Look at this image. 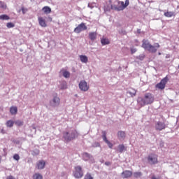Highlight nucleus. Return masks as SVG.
<instances>
[{
    "mask_svg": "<svg viewBox=\"0 0 179 179\" xmlns=\"http://www.w3.org/2000/svg\"><path fill=\"white\" fill-rule=\"evenodd\" d=\"M21 10H22L23 15H24L27 12L28 10H27V8L22 7V8H21Z\"/></svg>",
    "mask_w": 179,
    "mask_h": 179,
    "instance_id": "40",
    "label": "nucleus"
},
{
    "mask_svg": "<svg viewBox=\"0 0 179 179\" xmlns=\"http://www.w3.org/2000/svg\"><path fill=\"white\" fill-rule=\"evenodd\" d=\"M60 73H62V75L64 76V78H66V79H68V78L71 76V73L64 69L60 71Z\"/></svg>",
    "mask_w": 179,
    "mask_h": 179,
    "instance_id": "17",
    "label": "nucleus"
},
{
    "mask_svg": "<svg viewBox=\"0 0 179 179\" xmlns=\"http://www.w3.org/2000/svg\"><path fill=\"white\" fill-rule=\"evenodd\" d=\"M42 10H43L44 13H45L46 15H48L51 12V8L48 6H45L42 8Z\"/></svg>",
    "mask_w": 179,
    "mask_h": 179,
    "instance_id": "25",
    "label": "nucleus"
},
{
    "mask_svg": "<svg viewBox=\"0 0 179 179\" xmlns=\"http://www.w3.org/2000/svg\"><path fill=\"white\" fill-rule=\"evenodd\" d=\"M151 179H160V176L156 177L155 176H153Z\"/></svg>",
    "mask_w": 179,
    "mask_h": 179,
    "instance_id": "44",
    "label": "nucleus"
},
{
    "mask_svg": "<svg viewBox=\"0 0 179 179\" xmlns=\"http://www.w3.org/2000/svg\"><path fill=\"white\" fill-rule=\"evenodd\" d=\"M73 176L76 178H82V177H83V171H82V167L80 166L75 167Z\"/></svg>",
    "mask_w": 179,
    "mask_h": 179,
    "instance_id": "4",
    "label": "nucleus"
},
{
    "mask_svg": "<svg viewBox=\"0 0 179 179\" xmlns=\"http://www.w3.org/2000/svg\"><path fill=\"white\" fill-rule=\"evenodd\" d=\"M137 33L140 34L141 33V29H138Z\"/></svg>",
    "mask_w": 179,
    "mask_h": 179,
    "instance_id": "48",
    "label": "nucleus"
},
{
    "mask_svg": "<svg viewBox=\"0 0 179 179\" xmlns=\"http://www.w3.org/2000/svg\"><path fill=\"white\" fill-rule=\"evenodd\" d=\"M158 55H162V53H161V52H159V53H158Z\"/></svg>",
    "mask_w": 179,
    "mask_h": 179,
    "instance_id": "51",
    "label": "nucleus"
},
{
    "mask_svg": "<svg viewBox=\"0 0 179 179\" xmlns=\"http://www.w3.org/2000/svg\"><path fill=\"white\" fill-rule=\"evenodd\" d=\"M102 134H102L103 141H104L108 144V148H110V149H113V143H111V142H110V141L107 139L106 131H103Z\"/></svg>",
    "mask_w": 179,
    "mask_h": 179,
    "instance_id": "14",
    "label": "nucleus"
},
{
    "mask_svg": "<svg viewBox=\"0 0 179 179\" xmlns=\"http://www.w3.org/2000/svg\"><path fill=\"white\" fill-rule=\"evenodd\" d=\"M117 136L120 141H124V139H125V131H118Z\"/></svg>",
    "mask_w": 179,
    "mask_h": 179,
    "instance_id": "21",
    "label": "nucleus"
},
{
    "mask_svg": "<svg viewBox=\"0 0 179 179\" xmlns=\"http://www.w3.org/2000/svg\"><path fill=\"white\" fill-rule=\"evenodd\" d=\"M10 17L8 15H0V20H9Z\"/></svg>",
    "mask_w": 179,
    "mask_h": 179,
    "instance_id": "30",
    "label": "nucleus"
},
{
    "mask_svg": "<svg viewBox=\"0 0 179 179\" xmlns=\"http://www.w3.org/2000/svg\"><path fill=\"white\" fill-rule=\"evenodd\" d=\"M133 176L135 178H139V177H142V172H135Z\"/></svg>",
    "mask_w": 179,
    "mask_h": 179,
    "instance_id": "32",
    "label": "nucleus"
},
{
    "mask_svg": "<svg viewBox=\"0 0 179 179\" xmlns=\"http://www.w3.org/2000/svg\"><path fill=\"white\" fill-rule=\"evenodd\" d=\"M14 124H15V122H13V120H8L6 122V125L8 128H12V127H13Z\"/></svg>",
    "mask_w": 179,
    "mask_h": 179,
    "instance_id": "27",
    "label": "nucleus"
},
{
    "mask_svg": "<svg viewBox=\"0 0 179 179\" xmlns=\"http://www.w3.org/2000/svg\"><path fill=\"white\" fill-rule=\"evenodd\" d=\"M1 134H5V131H4V129H1Z\"/></svg>",
    "mask_w": 179,
    "mask_h": 179,
    "instance_id": "47",
    "label": "nucleus"
},
{
    "mask_svg": "<svg viewBox=\"0 0 179 179\" xmlns=\"http://www.w3.org/2000/svg\"><path fill=\"white\" fill-rule=\"evenodd\" d=\"M34 179H43V176L40 173H35L33 176Z\"/></svg>",
    "mask_w": 179,
    "mask_h": 179,
    "instance_id": "31",
    "label": "nucleus"
},
{
    "mask_svg": "<svg viewBox=\"0 0 179 179\" xmlns=\"http://www.w3.org/2000/svg\"><path fill=\"white\" fill-rule=\"evenodd\" d=\"M166 128V124H164V122H157L155 124V129L157 131H163V129H164Z\"/></svg>",
    "mask_w": 179,
    "mask_h": 179,
    "instance_id": "12",
    "label": "nucleus"
},
{
    "mask_svg": "<svg viewBox=\"0 0 179 179\" xmlns=\"http://www.w3.org/2000/svg\"><path fill=\"white\" fill-rule=\"evenodd\" d=\"M120 153H122L125 150V146L124 144H120L117 146Z\"/></svg>",
    "mask_w": 179,
    "mask_h": 179,
    "instance_id": "28",
    "label": "nucleus"
},
{
    "mask_svg": "<svg viewBox=\"0 0 179 179\" xmlns=\"http://www.w3.org/2000/svg\"><path fill=\"white\" fill-rule=\"evenodd\" d=\"M89 38L91 40V41H94V40H96V38H97V33L96 32H90Z\"/></svg>",
    "mask_w": 179,
    "mask_h": 179,
    "instance_id": "19",
    "label": "nucleus"
},
{
    "mask_svg": "<svg viewBox=\"0 0 179 179\" xmlns=\"http://www.w3.org/2000/svg\"><path fill=\"white\" fill-rule=\"evenodd\" d=\"M15 124L16 125H18V127H22V125H23V122L20 120H17L15 121Z\"/></svg>",
    "mask_w": 179,
    "mask_h": 179,
    "instance_id": "38",
    "label": "nucleus"
},
{
    "mask_svg": "<svg viewBox=\"0 0 179 179\" xmlns=\"http://www.w3.org/2000/svg\"><path fill=\"white\" fill-rule=\"evenodd\" d=\"M7 179H15V177L10 176L7 177Z\"/></svg>",
    "mask_w": 179,
    "mask_h": 179,
    "instance_id": "46",
    "label": "nucleus"
},
{
    "mask_svg": "<svg viewBox=\"0 0 179 179\" xmlns=\"http://www.w3.org/2000/svg\"><path fill=\"white\" fill-rule=\"evenodd\" d=\"M157 48H160V45L158 43H156L154 44V45H150L148 52H152V54H155L157 52Z\"/></svg>",
    "mask_w": 179,
    "mask_h": 179,
    "instance_id": "11",
    "label": "nucleus"
},
{
    "mask_svg": "<svg viewBox=\"0 0 179 179\" xmlns=\"http://www.w3.org/2000/svg\"><path fill=\"white\" fill-rule=\"evenodd\" d=\"M93 148H99L100 146V143H94L93 145H92Z\"/></svg>",
    "mask_w": 179,
    "mask_h": 179,
    "instance_id": "41",
    "label": "nucleus"
},
{
    "mask_svg": "<svg viewBox=\"0 0 179 179\" xmlns=\"http://www.w3.org/2000/svg\"><path fill=\"white\" fill-rule=\"evenodd\" d=\"M138 103L140 104L142 107L143 106H148L149 104H152L153 101H155V96H153V94L150 93H146L144 95V97H139L137 99Z\"/></svg>",
    "mask_w": 179,
    "mask_h": 179,
    "instance_id": "1",
    "label": "nucleus"
},
{
    "mask_svg": "<svg viewBox=\"0 0 179 179\" xmlns=\"http://www.w3.org/2000/svg\"><path fill=\"white\" fill-rule=\"evenodd\" d=\"M168 81H169V78L167 77L164 78L160 81V83L157 84L156 87H157V89H160L161 90H163V89L166 87V84L167 83Z\"/></svg>",
    "mask_w": 179,
    "mask_h": 179,
    "instance_id": "7",
    "label": "nucleus"
},
{
    "mask_svg": "<svg viewBox=\"0 0 179 179\" xmlns=\"http://www.w3.org/2000/svg\"><path fill=\"white\" fill-rule=\"evenodd\" d=\"M8 29H12L13 27H15V24L12 23V22H8L6 24Z\"/></svg>",
    "mask_w": 179,
    "mask_h": 179,
    "instance_id": "33",
    "label": "nucleus"
},
{
    "mask_svg": "<svg viewBox=\"0 0 179 179\" xmlns=\"http://www.w3.org/2000/svg\"><path fill=\"white\" fill-rule=\"evenodd\" d=\"M13 159H14V160L19 162V160H20V156H19V155H17V154H15L13 155Z\"/></svg>",
    "mask_w": 179,
    "mask_h": 179,
    "instance_id": "35",
    "label": "nucleus"
},
{
    "mask_svg": "<svg viewBox=\"0 0 179 179\" xmlns=\"http://www.w3.org/2000/svg\"><path fill=\"white\" fill-rule=\"evenodd\" d=\"M128 5H129V0H126L125 3H124V1H117V4L112 5L111 8L114 10L120 12L121 10H124V9H125Z\"/></svg>",
    "mask_w": 179,
    "mask_h": 179,
    "instance_id": "3",
    "label": "nucleus"
},
{
    "mask_svg": "<svg viewBox=\"0 0 179 179\" xmlns=\"http://www.w3.org/2000/svg\"><path fill=\"white\" fill-rule=\"evenodd\" d=\"M164 16H166V17H173V16H174V12L168 11L164 13Z\"/></svg>",
    "mask_w": 179,
    "mask_h": 179,
    "instance_id": "29",
    "label": "nucleus"
},
{
    "mask_svg": "<svg viewBox=\"0 0 179 179\" xmlns=\"http://www.w3.org/2000/svg\"><path fill=\"white\" fill-rule=\"evenodd\" d=\"M79 88L82 92H87L89 90V85L85 80H81L79 83Z\"/></svg>",
    "mask_w": 179,
    "mask_h": 179,
    "instance_id": "9",
    "label": "nucleus"
},
{
    "mask_svg": "<svg viewBox=\"0 0 179 179\" xmlns=\"http://www.w3.org/2000/svg\"><path fill=\"white\" fill-rule=\"evenodd\" d=\"M138 59H140V61H143V59H145V55H142L138 56Z\"/></svg>",
    "mask_w": 179,
    "mask_h": 179,
    "instance_id": "42",
    "label": "nucleus"
},
{
    "mask_svg": "<svg viewBox=\"0 0 179 179\" xmlns=\"http://www.w3.org/2000/svg\"><path fill=\"white\" fill-rule=\"evenodd\" d=\"M110 164H111V163L110 162H105L106 166H110Z\"/></svg>",
    "mask_w": 179,
    "mask_h": 179,
    "instance_id": "45",
    "label": "nucleus"
},
{
    "mask_svg": "<svg viewBox=\"0 0 179 179\" xmlns=\"http://www.w3.org/2000/svg\"><path fill=\"white\" fill-rule=\"evenodd\" d=\"M2 162V157L0 155V163Z\"/></svg>",
    "mask_w": 179,
    "mask_h": 179,
    "instance_id": "49",
    "label": "nucleus"
},
{
    "mask_svg": "<svg viewBox=\"0 0 179 179\" xmlns=\"http://www.w3.org/2000/svg\"><path fill=\"white\" fill-rule=\"evenodd\" d=\"M10 113L11 115H16L17 114V107L12 106L10 108Z\"/></svg>",
    "mask_w": 179,
    "mask_h": 179,
    "instance_id": "22",
    "label": "nucleus"
},
{
    "mask_svg": "<svg viewBox=\"0 0 179 179\" xmlns=\"http://www.w3.org/2000/svg\"><path fill=\"white\" fill-rule=\"evenodd\" d=\"M80 60L83 62V64H87L89 59L86 55H80Z\"/></svg>",
    "mask_w": 179,
    "mask_h": 179,
    "instance_id": "23",
    "label": "nucleus"
},
{
    "mask_svg": "<svg viewBox=\"0 0 179 179\" xmlns=\"http://www.w3.org/2000/svg\"><path fill=\"white\" fill-rule=\"evenodd\" d=\"M88 8H90L91 9H93V8H94L93 3H88Z\"/></svg>",
    "mask_w": 179,
    "mask_h": 179,
    "instance_id": "43",
    "label": "nucleus"
},
{
    "mask_svg": "<svg viewBox=\"0 0 179 179\" xmlns=\"http://www.w3.org/2000/svg\"><path fill=\"white\" fill-rule=\"evenodd\" d=\"M61 103V99L57 96H54L52 99L50 101V106L51 107H58Z\"/></svg>",
    "mask_w": 179,
    "mask_h": 179,
    "instance_id": "5",
    "label": "nucleus"
},
{
    "mask_svg": "<svg viewBox=\"0 0 179 179\" xmlns=\"http://www.w3.org/2000/svg\"><path fill=\"white\" fill-rule=\"evenodd\" d=\"M84 179H93V177L90 173H87L84 178Z\"/></svg>",
    "mask_w": 179,
    "mask_h": 179,
    "instance_id": "37",
    "label": "nucleus"
},
{
    "mask_svg": "<svg viewBox=\"0 0 179 179\" xmlns=\"http://www.w3.org/2000/svg\"><path fill=\"white\" fill-rule=\"evenodd\" d=\"M123 178H129L132 176V171L126 170L122 173Z\"/></svg>",
    "mask_w": 179,
    "mask_h": 179,
    "instance_id": "16",
    "label": "nucleus"
},
{
    "mask_svg": "<svg viewBox=\"0 0 179 179\" xmlns=\"http://www.w3.org/2000/svg\"><path fill=\"white\" fill-rule=\"evenodd\" d=\"M127 94H129L131 97H134L136 94V90L135 89L131 88L127 91Z\"/></svg>",
    "mask_w": 179,
    "mask_h": 179,
    "instance_id": "24",
    "label": "nucleus"
},
{
    "mask_svg": "<svg viewBox=\"0 0 179 179\" xmlns=\"http://www.w3.org/2000/svg\"><path fill=\"white\" fill-rule=\"evenodd\" d=\"M40 154V151L38 150H34L33 152H32V155L33 156H37L38 155Z\"/></svg>",
    "mask_w": 179,
    "mask_h": 179,
    "instance_id": "36",
    "label": "nucleus"
},
{
    "mask_svg": "<svg viewBox=\"0 0 179 179\" xmlns=\"http://www.w3.org/2000/svg\"><path fill=\"white\" fill-rule=\"evenodd\" d=\"M83 159L85 162H90V163H94V158L93 156L87 152H84L83 154Z\"/></svg>",
    "mask_w": 179,
    "mask_h": 179,
    "instance_id": "8",
    "label": "nucleus"
},
{
    "mask_svg": "<svg viewBox=\"0 0 179 179\" xmlns=\"http://www.w3.org/2000/svg\"><path fill=\"white\" fill-rule=\"evenodd\" d=\"M178 69H179V64H178Z\"/></svg>",
    "mask_w": 179,
    "mask_h": 179,
    "instance_id": "52",
    "label": "nucleus"
},
{
    "mask_svg": "<svg viewBox=\"0 0 179 179\" xmlns=\"http://www.w3.org/2000/svg\"><path fill=\"white\" fill-rule=\"evenodd\" d=\"M49 20H50V22L52 20V18L49 17Z\"/></svg>",
    "mask_w": 179,
    "mask_h": 179,
    "instance_id": "50",
    "label": "nucleus"
},
{
    "mask_svg": "<svg viewBox=\"0 0 179 179\" xmlns=\"http://www.w3.org/2000/svg\"><path fill=\"white\" fill-rule=\"evenodd\" d=\"M79 136V134L76 130H72L70 132L66 131L63 134V138L65 142H71L73 139H76Z\"/></svg>",
    "mask_w": 179,
    "mask_h": 179,
    "instance_id": "2",
    "label": "nucleus"
},
{
    "mask_svg": "<svg viewBox=\"0 0 179 179\" xmlns=\"http://www.w3.org/2000/svg\"><path fill=\"white\" fill-rule=\"evenodd\" d=\"M59 87L62 90H64L66 89V87H67L66 81H65V80L60 81L59 85Z\"/></svg>",
    "mask_w": 179,
    "mask_h": 179,
    "instance_id": "20",
    "label": "nucleus"
},
{
    "mask_svg": "<svg viewBox=\"0 0 179 179\" xmlns=\"http://www.w3.org/2000/svg\"><path fill=\"white\" fill-rule=\"evenodd\" d=\"M84 30H87V27L86 26V24L83 22L74 29V33L79 34L80 31H83Z\"/></svg>",
    "mask_w": 179,
    "mask_h": 179,
    "instance_id": "6",
    "label": "nucleus"
},
{
    "mask_svg": "<svg viewBox=\"0 0 179 179\" xmlns=\"http://www.w3.org/2000/svg\"><path fill=\"white\" fill-rule=\"evenodd\" d=\"M36 167L38 170H43L45 167V162L41 160L36 163Z\"/></svg>",
    "mask_w": 179,
    "mask_h": 179,
    "instance_id": "15",
    "label": "nucleus"
},
{
    "mask_svg": "<svg viewBox=\"0 0 179 179\" xmlns=\"http://www.w3.org/2000/svg\"><path fill=\"white\" fill-rule=\"evenodd\" d=\"M148 160L150 164H156L157 163V155L151 154L148 156Z\"/></svg>",
    "mask_w": 179,
    "mask_h": 179,
    "instance_id": "10",
    "label": "nucleus"
},
{
    "mask_svg": "<svg viewBox=\"0 0 179 179\" xmlns=\"http://www.w3.org/2000/svg\"><path fill=\"white\" fill-rule=\"evenodd\" d=\"M38 23L41 27H47V23H45V20L42 17H39L38 18Z\"/></svg>",
    "mask_w": 179,
    "mask_h": 179,
    "instance_id": "18",
    "label": "nucleus"
},
{
    "mask_svg": "<svg viewBox=\"0 0 179 179\" xmlns=\"http://www.w3.org/2000/svg\"><path fill=\"white\" fill-rule=\"evenodd\" d=\"M131 54H135V52H136V51H138V50L134 47L131 48Z\"/></svg>",
    "mask_w": 179,
    "mask_h": 179,
    "instance_id": "39",
    "label": "nucleus"
},
{
    "mask_svg": "<svg viewBox=\"0 0 179 179\" xmlns=\"http://www.w3.org/2000/svg\"><path fill=\"white\" fill-rule=\"evenodd\" d=\"M101 43L102 45H107V44H110V41L108 38H103L101 40Z\"/></svg>",
    "mask_w": 179,
    "mask_h": 179,
    "instance_id": "26",
    "label": "nucleus"
},
{
    "mask_svg": "<svg viewBox=\"0 0 179 179\" xmlns=\"http://www.w3.org/2000/svg\"><path fill=\"white\" fill-rule=\"evenodd\" d=\"M0 8L2 9H6V3L3 1H0Z\"/></svg>",
    "mask_w": 179,
    "mask_h": 179,
    "instance_id": "34",
    "label": "nucleus"
},
{
    "mask_svg": "<svg viewBox=\"0 0 179 179\" xmlns=\"http://www.w3.org/2000/svg\"><path fill=\"white\" fill-rule=\"evenodd\" d=\"M142 45L141 47L143 48H144V50H145V51H148V49L150 48V45H152V44H150V42H149V40H146V39H143L142 41Z\"/></svg>",
    "mask_w": 179,
    "mask_h": 179,
    "instance_id": "13",
    "label": "nucleus"
}]
</instances>
